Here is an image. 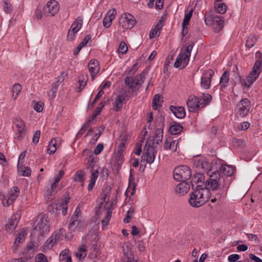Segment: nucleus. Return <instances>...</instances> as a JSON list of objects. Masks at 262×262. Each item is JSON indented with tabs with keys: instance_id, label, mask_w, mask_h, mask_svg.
<instances>
[{
	"instance_id": "1",
	"label": "nucleus",
	"mask_w": 262,
	"mask_h": 262,
	"mask_svg": "<svg viewBox=\"0 0 262 262\" xmlns=\"http://www.w3.org/2000/svg\"><path fill=\"white\" fill-rule=\"evenodd\" d=\"M207 176L208 178L205 182V189L209 192V190H222V194L226 193L230 184V180H227L226 176L222 175L216 171L212 172L211 170H208Z\"/></svg>"
},
{
	"instance_id": "2",
	"label": "nucleus",
	"mask_w": 262,
	"mask_h": 262,
	"mask_svg": "<svg viewBox=\"0 0 262 262\" xmlns=\"http://www.w3.org/2000/svg\"><path fill=\"white\" fill-rule=\"evenodd\" d=\"M199 185H196L195 190L190 194L189 203L191 206L198 208L202 206L209 199V192L206 189L201 188Z\"/></svg>"
},
{
	"instance_id": "3",
	"label": "nucleus",
	"mask_w": 262,
	"mask_h": 262,
	"mask_svg": "<svg viewBox=\"0 0 262 262\" xmlns=\"http://www.w3.org/2000/svg\"><path fill=\"white\" fill-rule=\"evenodd\" d=\"M48 217L43 214H39L34 222L35 227L33 228V232H39L38 237L42 238L45 234L50 231V224Z\"/></svg>"
},
{
	"instance_id": "4",
	"label": "nucleus",
	"mask_w": 262,
	"mask_h": 262,
	"mask_svg": "<svg viewBox=\"0 0 262 262\" xmlns=\"http://www.w3.org/2000/svg\"><path fill=\"white\" fill-rule=\"evenodd\" d=\"M154 139H148L146 142L142 159L149 164L154 162L155 155L157 152L156 147L155 146Z\"/></svg>"
},
{
	"instance_id": "5",
	"label": "nucleus",
	"mask_w": 262,
	"mask_h": 262,
	"mask_svg": "<svg viewBox=\"0 0 262 262\" xmlns=\"http://www.w3.org/2000/svg\"><path fill=\"white\" fill-rule=\"evenodd\" d=\"M191 176V169L186 165L179 166L173 170V178L178 181H186L190 178Z\"/></svg>"
},
{
	"instance_id": "6",
	"label": "nucleus",
	"mask_w": 262,
	"mask_h": 262,
	"mask_svg": "<svg viewBox=\"0 0 262 262\" xmlns=\"http://www.w3.org/2000/svg\"><path fill=\"white\" fill-rule=\"evenodd\" d=\"M119 23L124 29H129L134 27L136 20L133 15L129 13L123 14L119 18Z\"/></svg>"
},
{
	"instance_id": "7",
	"label": "nucleus",
	"mask_w": 262,
	"mask_h": 262,
	"mask_svg": "<svg viewBox=\"0 0 262 262\" xmlns=\"http://www.w3.org/2000/svg\"><path fill=\"white\" fill-rule=\"evenodd\" d=\"M237 114L241 117L246 116L251 108V102L247 98L242 99L237 104Z\"/></svg>"
},
{
	"instance_id": "8",
	"label": "nucleus",
	"mask_w": 262,
	"mask_h": 262,
	"mask_svg": "<svg viewBox=\"0 0 262 262\" xmlns=\"http://www.w3.org/2000/svg\"><path fill=\"white\" fill-rule=\"evenodd\" d=\"M59 9L58 3L55 1H51L43 7V13L46 16L51 15L53 16L58 12Z\"/></svg>"
},
{
	"instance_id": "9",
	"label": "nucleus",
	"mask_w": 262,
	"mask_h": 262,
	"mask_svg": "<svg viewBox=\"0 0 262 262\" xmlns=\"http://www.w3.org/2000/svg\"><path fill=\"white\" fill-rule=\"evenodd\" d=\"M214 74V71L210 69L205 71L203 73L201 81L202 88L205 89H208L210 88L212 77Z\"/></svg>"
},
{
	"instance_id": "10",
	"label": "nucleus",
	"mask_w": 262,
	"mask_h": 262,
	"mask_svg": "<svg viewBox=\"0 0 262 262\" xmlns=\"http://www.w3.org/2000/svg\"><path fill=\"white\" fill-rule=\"evenodd\" d=\"M156 126L158 127L155 131V137L157 138V144L161 142L163 138V127L164 126V117L160 116L156 122Z\"/></svg>"
},
{
	"instance_id": "11",
	"label": "nucleus",
	"mask_w": 262,
	"mask_h": 262,
	"mask_svg": "<svg viewBox=\"0 0 262 262\" xmlns=\"http://www.w3.org/2000/svg\"><path fill=\"white\" fill-rule=\"evenodd\" d=\"M189 112H194L201 108V103L199 98L194 95H190L186 102Z\"/></svg>"
},
{
	"instance_id": "12",
	"label": "nucleus",
	"mask_w": 262,
	"mask_h": 262,
	"mask_svg": "<svg viewBox=\"0 0 262 262\" xmlns=\"http://www.w3.org/2000/svg\"><path fill=\"white\" fill-rule=\"evenodd\" d=\"M187 55H183L180 53L174 63V67L176 68L184 69L188 64L189 58L187 57Z\"/></svg>"
},
{
	"instance_id": "13",
	"label": "nucleus",
	"mask_w": 262,
	"mask_h": 262,
	"mask_svg": "<svg viewBox=\"0 0 262 262\" xmlns=\"http://www.w3.org/2000/svg\"><path fill=\"white\" fill-rule=\"evenodd\" d=\"M194 165L202 172L208 170L209 168V163L207 162L204 158H196L194 160Z\"/></svg>"
},
{
	"instance_id": "14",
	"label": "nucleus",
	"mask_w": 262,
	"mask_h": 262,
	"mask_svg": "<svg viewBox=\"0 0 262 262\" xmlns=\"http://www.w3.org/2000/svg\"><path fill=\"white\" fill-rule=\"evenodd\" d=\"M99 62L97 59H92L88 64V68L90 72L92 80L95 78V76L99 71Z\"/></svg>"
},
{
	"instance_id": "15",
	"label": "nucleus",
	"mask_w": 262,
	"mask_h": 262,
	"mask_svg": "<svg viewBox=\"0 0 262 262\" xmlns=\"http://www.w3.org/2000/svg\"><path fill=\"white\" fill-rule=\"evenodd\" d=\"M116 14L117 12L115 9H112L108 12L103 21V25L105 28H108L110 27L112 20L115 18Z\"/></svg>"
},
{
	"instance_id": "16",
	"label": "nucleus",
	"mask_w": 262,
	"mask_h": 262,
	"mask_svg": "<svg viewBox=\"0 0 262 262\" xmlns=\"http://www.w3.org/2000/svg\"><path fill=\"white\" fill-rule=\"evenodd\" d=\"M260 74V71L256 72L255 70L251 71L249 76L246 77L244 81L245 87L249 88L256 80Z\"/></svg>"
},
{
	"instance_id": "17",
	"label": "nucleus",
	"mask_w": 262,
	"mask_h": 262,
	"mask_svg": "<svg viewBox=\"0 0 262 262\" xmlns=\"http://www.w3.org/2000/svg\"><path fill=\"white\" fill-rule=\"evenodd\" d=\"M169 109L173 115L178 118L182 119L186 116L185 110L183 106H175L171 105L170 106Z\"/></svg>"
},
{
	"instance_id": "18",
	"label": "nucleus",
	"mask_w": 262,
	"mask_h": 262,
	"mask_svg": "<svg viewBox=\"0 0 262 262\" xmlns=\"http://www.w3.org/2000/svg\"><path fill=\"white\" fill-rule=\"evenodd\" d=\"M181 182L176 187V192L180 195H184L188 192L190 185L189 183L186 181Z\"/></svg>"
},
{
	"instance_id": "19",
	"label": "nucleus",
	"mask_w": 262,
	"mask_h": 262,
	"mask_svg": "<svg viewBox=\"0 0 262 262\" xmlns=\"http://www.w3.org/2000/svg\"><path fill=\"white\" fill-rule=\"evenodd\" d=\"M217 172H220L222 175L226 176L227 180H230L229 177L234 173L233 167L226 164L222 165L220 170Z\"/></svg>"
},
{
	"instance_id": "20",
	"label": "nucleus",
	"mask_w": 262,
	"mask_h": 262,
	"mask_svg": "<svg viewBox=\"0 0 262 262\" xmlns=\"http://www.w3.org/2000/svg\"><path fill=\"white\" fill-rule=\"evenodd\" d=\"M178 142L176 143V140H172L170 137L166 139L164 144V148L165 150H172L173 152H175L177 150V147Z\"/></svg>"
},
{
	"instance_id": "21",
	"label": "nucleus",
	"mask_w": 262,
	"mask_h": 262,
	"mask_svg": "<svg viewBox=\"0 0 262 262\" xmlns=\"http://www.w3.org/2000/svg\"><path fill=\"white\" fill-rule=\"evenodd\" d=\"M83 24V18L81 16L78 17L74 21L72 24L70 28L71 29V31L78 32V31L80 29L82 26Z\"/></svg>"
},
{
	"instance_id": "22",
	"label": "nucleus",
	"mask_w": 262,
	"mask_h": 262,
	"mask_svg": "<svg viewBox=\"0 0 262 262\" xmlns=\"http://www.w3.org/2000/svg\"><path fill=\"white\" fill-rule=\"evenodd\" d=\"M91 35H87L83 40L79 44L77 48L74 50L73 54L74 55H77L81 50L83 47L86 45L89 41L91 40Z\"/></svg>"
},
{
	"instance_id": "23",
	"label": "nucleus",
	"mask_w": 262,
	"mask_h": 262,
	"mask_svg": "<svg viewBox=\"0 0 262 262\" xmlns=\"http://www.w3.org/2000/svg\"><path fill=\"white\" fill-rule=\"evenodd\" d=\"M205 177L201 173H197L193 177L192 180L191 181L192 188L195 187V185L196 184L199 183H203L205 184Z\"/></svg>"
},
{
	"instance_id": "24",
	"label": "nucleus",
	"mask_w": 262,
	"mask_h": 262,
	"mask_svg": "<svg viewBox=\"0 0 262 262\" xmlns=\"http://www.w3.org/2000/svg\"><path fill=\"white\" fill-rule=\"evenodd\" d=\"M183 127L180 124L173 122L169 127V132L172 135H177L180 133Z\"/></svg>"
},
{
	"instance_id": "25",
	"label": "nucleus",
	"mask_w": 262,
	"mask_h": 262,
	"mask_svg": "<svg viewBox=\"0 0 262 262\" xmlns=\"http://www.w3.org/2000/svg\"><path fill=\"white\" fill-rule=\"evenodd\" d=\"M256 56L258 57V59L254 63L253 70H255L256 72H261L262 70V54L259 51L256 53Z\"/></svg>"
},
{
	"instance_id": "26",
	"label": "nucleus",
	"mask_w": 262,
	"mask_h": 262,
	"mask_svg": "<svg viewBox=\"0 0 262 262\" xmlns=\"http://www.w3.org/2000/svg\"><path fill=\"white\" fill-rule=\"evenodd\" d=\"M224 20L223 17L221 16H214L213 19V24L217 25L216 28L215 29L216 32H219L223 27V24Z\"/></svg>"
},
{
	"instance_id": "27",
	"label": "nucleus",
	"mask_w": 262,
	"mask_h": 262,
	"mask_svg": "<svg viewBox=\"0 0 262 262\" xmlns=\"http://www.w3.org/2000/svg\"><path fill=\"white\" fill-rule=\"evenodd\" d=\"M124 83L126 85H128L129 88L132 89V93L133 94L135 93L136 95L137 91L139 90V89H137V91L136 90L134 78L127 76L125 79Z\"/></svg>"
},
{
	"instance_id": "28",
	"label": "nucleus",
	"mask_w": 262,
	"mask_h": 262,
	"mask_svg": "<svg viewBox=\"0 0 262 262\" xmlns=\"http://www.w3.org/2000/svg\"><path fill=\"white\" fill-rule=\"evenodd\" d=\"M201 103V107H204L209 103L212 100V96L209 94H203V96L199 98Z\"/></svg>"
},
{
	"instance_id": "29",
	"label": "nucleus",
	"mask_w": 262,
	"mask_h": 262,
	"mask_svg": "<svg viewBox=\"0 0 262 262\" xmlns=\"http://www.w3.org/2000/svg\"><path fill=\"white\" fill-rule=\"evenodd\" d=\"M229 81V72L226 71L223 74L220 79V85L222 88H225L226 87L227 84Z\"/></svg>"
},
{
	"instance_id": "30",
	"label": "nucleus",
	"mask_w": 262,
	"mask_h": 262,
	"mask_svg": "<svg viewBox=\"0 0 262 262\" xmlns=\"http://www.w3.org/2000/svg\"><path fill=\"white\" fill-rule=\"evenodd\" d=\"M59 260L65 262H72V258L70 255V251L68 249L63 250L60 254Z\"/></svg>"
},
{
	"instance_id": "31",
	"label": "nucleus",
	"mask_w": 262,
	"mask_h": 262,
	"mask_svg": "<svg viewBox=\"0 0 262 262\" xmlns=\"http://www.w3.org/2000/svg\"><path fill=\"white\" fill-rule=\"evenodd\" d=\"M146 74V72L143 71L140 75H138L134 78L136 87L137 86L142 85V84L143 83L144 80L145 79V77Z\"/></svg>"
},
{
	"instance_id": "32",
	"label": "nucleus",
	"mask_w": 262,
	"mask_h": 262,
	"mask_svg": "<svg viewBox=\"0 0 262 262\" xmlns=\"http://www.w3.org/2000/svg\"><path fill=\"white\" fill-rule=\"evenodd\" d=\"M58 243L57 241H55V238L54 237V235H52L50 237L44 244V247L47 249H50L55 244Z\"/></svg>"
},
{
	"instance_id": "33",
	"label": "nucleus",
	"mask_w": 262,
	"mask_h": 262,
	"mask_svg": "<svg viewBox=\"0 0 262 262\" xmlns=\"http://www.w3.org/2000/svg\"><path fill=\"white\" fill-rule=\"evenodd\" d=\"M15 191V194H10V196L7 199V205H11L15 201L19 193V189L17 187H13Z\"/></svg>"
},
{
	"instance_id": "34",
	"label": "nucleus",
	"mask_w": 262,
	"mask_h": 262,
	"mask_svg": "<svg viewBox=\"0 0 262 262\" xmlns=\"http://www.w3.org/2000/svg\"><path fill=\"white\" fill-rule=\"evenodd\" d=\"M87 254V250L85 248L84 246H82L79 248L78 252H77L75 254V255L79 259H83L84 258Z\"/></svg>"
},
{
	"instance_id": "35",
	"label": "nucleus",
	"mask_w": 262,
	"mask_h": 262,
	"mask_svg": "<svg viewBox=\"0 0 262 262\" xmlns=\"http://www.w3.org/2000/svg\"><path fill=\"white\" fill-rule=\"evenodd\" d=\"M84 171L82 170H78L75 175L74 176V180L75 181L79 182L80 183H82V185H83V182L84 181Z\"/></svg>"
},
{
	"instance_id": "36",
	"label": "nucleus",
	"mask_w": 262,
	"mask_h": 262,
	"mask_svg": "<svg viewBox=\"0 0 262 262\" xmlns=\"http://www.w3.org/2000/svg\"><path fill=\"white\" fill-rule=\"evenodd\" d=\"M15 123L17 128V132L21 135L25 127V122L20 118H17L15 120Z\"/></svg>"
},
{
	"instance_id": "37",
	"label": "nucleus",
	"mask_w": 262,
	"mask_h": 262,
	"mask_svg": "<svg viewBox=\"0 0 262 262\" xmlns=\"http://www.w3.org/2000/svg\"><path fill=\"white\" fill-rule=\"evenodd\" d=\"M21 90V86L20 84L16 83L13 86L12 90L13 93L12 97L14 100L17 98Z\"/></svg>"
},
{
	"instance_id": "38",
	"label": "nucleus",
	"mask_w": 262,
	"mask_h": 262,
	"mask_svg": "<svg viewBox=\"0 0 262 262\" xmlns=\"http://www.w3.org/2000/svg\"><path fill=\"white\" fill-rule=\"evenodd\" d=\"M26 234H27L25 231H22L19 233L15 239L14 245L16 247H17L19 244L22 243L23 241L25 240Z\"/></svg>"
},
{
	"instance_id": "39",
	"label": "nucleus",
	"mask_w": 262,
	"mask_h": 262,
	"mask_svg": "<svg viewBox=\"0 0 262 262\" xmlns=\"http://www.w3.org/2000/svg\"><path fill=\"white\" fill-rule=\"evenodd\" d=\"M64 232L63 229L60 228L52 234V235H54L55 241H57L58 243L63 239Z\"/></svg>"
},
{
	"instance_id": "40",
	"label": "nucleus",
	"mask_w": 262,
	"mask_h": 262,
	"mask_svg": "<svg viewBox=\"0 0 262 262\" xmlns=\"http://www.w3.org/2000/svg\"><path fill=\"white\" fill-rule=\"evenodd\" d=\"M87 80V76L84 77L83 75H82L79 77V88H78L79 91H77V92H81L84 89L86 84Z\"/></svg>"
},
{
	"instance_id": "41",
	"label": "nucleus",
	"mask_w": 262,
	"mask_h": 262,
	"mask_svg": "<svg viewBox=\"0 0 262 262\" xmlns=\"http://www.w3.org/2000/svg\"><path fill=\"white\" fill-rule=\"evenodd\" d=\"M57 187V185H55L53 186V183L51 185V187L48 188L47 190L45 196L48 200H52V196L54 195V193L56 192L55 189Z\"/></svg>"
},
{
	"instance_id": "42",
	"label": "nucleus",
	"mask_w": 262,
	"mask_h": 262,
	"mask_svg": "<svg viewBox=\"0 0 262 262\" xmlns=\"http://www.w3.org/2000/svg\"><path fill=\"white\" fill-rule=\"evenodd\" d=\"M160 97L161 95L156 94L154 96L152 100V108L154 110H157L158 107L160 106Z\"/></svg>"
},
{
	"instance_id": "43",
	"label": "nucleus",
	"mask_w": 262,
	"mask_h": 262,
	"mask_svg": "<svg viewBox=\"0 0 262 262\" xmlns=\"http://www.w3.org/2000/svg\"><path fill=\"white\" fill-rule=\"evenodd\" d=\"M112 211L108 209L106 211L104 219L102 220V226H106L109 224V221L112 216Z\"/></svg>"
},
{
	"instance_id": "44",
	"label": "nucleus",
	"mask_w": 262,
	"mask_h": 262,
	"mask_svg": "<svg viewBox=\"0 0 262 262\" xmlns=\"http://www.w3.org/2000/svg\"><path fill=\"white\" fill-rule=\"evenodd\" d=\"M215 7H216V12L219 13L224 14L227 11V7L224 3L217 4L215 5Z\"/></svg>"
},
{
	"instance_id": "45",
	"label": "nucleus",
	"mask_w": 262,
	"mask_h": 262,
	"mask_svg": "<svg viewBox=\"0 0 262 262\" xmlns=\"http://www.w3.org/2000/svg\"><path fill=\"white\" fill-rule=\"evenodd\" d=\"M162 28V26H159V25L157 24V25L155 26L154 29H152L149 33V37L150 38H154L156 35H159L160 34V32L158 33V31L160 30Z\"/></svg>"
},
{
	"instance_id": "46",
	"label": "nucleus",
	"mask_w": 262,
	"mask_h": 262,
	"mask_svg": "<svg viewBox=\"0 0 262 262\" xmlns=\"http://www.w3.org/2000/svg\"><path fill=\"white\" fill-rule=\"evenodd\" d=\"M134 211L135 209L133 207H131L127 212L126 216L123 221L124 223H128L130 222V220L133 218V214L134 213Z\"/></svg>"
},
{
	"instance_id": "47",
	"label": "nucleus",
	"mask_w": 262,
	"mask_h": 262,
	"mask_svg": "<svg viewBox=\"0 0 262 262\" xmlns=\"http://www.w3.org/2000/svg\"><path fill=\"white\" fill-rule=\"evenodd\" d=\"M26 155V151H23L21 152L19 156L18 163H17V168L20 170V167H23V163L25 161V157Z\"/></svg>"
},
{
	"instance_id": "48",
	"label": "nucleus",
	"mask_w": 262,
	"mask_h": 262,
	"mask_svg": "<svg viewBox=\"0 0 262 262\" xmlns=\"http://www.w3.org/2000/svg\"><path fill=\"white\" fill-rule=\"evenodd\" d=\"M256 38L255 36H250L248 38L246 46L248 48H251L254 46L256 41Z\"/></svg>"
},
{
	"instance_id": "49",
	"label": "nucleus",
	"mask_w": 262,
	"mask_h": 262,
	"mask_svg": "<svg viewBox=\"0 0 262 262\" xmlns=\"http://www.w3.org/2000/svg\"><path fill=\"white\" fill-rule=\"evenodd\" d=\"M61 140L60 138H55L52 139L49 142V145L55 146L57 148L60 146Z\"/></svg>"
},
{
	"instance_id": "50",
	"label": "nucleus",
	"mask_w": 262,
	"mask_h": 262,
	"mask_svg": "<svg viewBox=\"0 0 262 262\" xmlns=\"http://www.w3.org/2000/svg\"><path fill=\"white\" fill-rule=\"evenodd\" d=\"M59 83L57 82H54L52 85V89L50 91V94L51 93V96L52 98H54L56 96V91L59 85Z\"/></svg>"
},
{
	"instance_id": "51",
	"label": "nucleus",
	"mask_w": 262,
	"mask_h": 262,
	"mask_svg": "<svg viewBox=\"0 0 262 262\" xmlns=\"http://www.w3.org/2000/svg\"><path fill=\"white\" fill-rule=\"evenodd\" d=\"M15 222L13 220H9L8 223L6 225V229L7 230L10 232L12 231L16 226Z\"/></svg>"
},
{
	"instance_id": "52",
	"label": "nucleus",
	"mask_w": 262,
	"mask_h": 262,
	"mask_svg": "<svg viewBox=\"0 0 262 262\" xmlns=\"http://www.w3.org/2000/svg\"><path fill=\"white\" fill-rule=\"evenodd\" d=\"M20 170L21 175L25 177H29L31 174V169L29 167H21Z\"/></svg>"
},
{
	"instance_id": "53",
	"label": "nucleus",
	"mask_w": 262,
	"mask_h": 262,
	"mask_svg": "<svg viewBox=\"0 0 262 262\" xmlns=\"http://www.w3.org/2000/svg\"><path fill=\"white\" fill-rule=\"evenodd\" d=\"M127 51V47L124 41H121L119 46L118 51L122 54H125Z\"/></svg>"
},
{
	"instance_id": "54",
	"label": "nucleus",
	"mask_w": 262,
	"mask_h": 262,
	"mask_svg": "<svg viewBox=\"0 0 262 262\" xmlns=\"http://www.w3.org/2000/svg\"><path fill=\"white\" fill-rule=\"evenodd\" d=\"M173 55H169L166 59V61H165V64H164V69H163V71L164 73L165 72H167V71H168V67L169 66L170 63V61L173 60Z\"/></svg>"
},
{
	"instance_id": "55",
	"label": "nucleus",
	"mask_w": 262,
	"mask_h": 262,
	"mask_svg": "<svg viewBox=\"0 0 262 262\" xmlns=\"http://www.w3.org/2000/svg\"><path fill=\"white\" fill-rule=\"evenodd\" d=\"M121 100H120V98H117L116 99L115 102V104L114 105V110L117 112L120 110V109L122 107L123 103Z\"/></svg>"
},
{
	"instance_id": "56",
	"label": "nucleus",
	"mask_w": 262,
	"mask_h": 262,
	"mask_svg": "<svg viewBox=\"0 0 262 262\" xmlns=\"http://www.w3.org/2000/svg\"><path fill=\"white\" fill-rule=\"evenodd\" d=\"M193 46V43L190 44L188 45L185 49V50L184 53H182V54L183 55H187V57L189 58L190 57V54H191V51L192 49Z\"/></svg>"
},
{
	"instance_id": "57",
	"label": "nucleus",
	"mask_w": 262,
	"mask_h": 262,
	"mask_svg": "<svg viewBox=\"0 0 262 262\" xmlns=\"http://www.w3.org/2000/svg\"><path fill=\"white\" fill-rule=\"evenodd\" d=\"M40 136V131L39 130H36L34 133V135L33 136L32 142L35 144H37L39 141Z\"/></svg>"
},
{
	"instance_id": "58",
	"label": "nucleus",
	"mask_w": 262,
	"mask_h": 262,
	"mask_svg": "<svg viewBox=\"0 0 262 262\" xmlns=\"http://www.w3.org/2000/svg\"><path fill=\"white\" fill-rule=\"evenodd\" d=\"M37 262H48L47 257L42 253L38 254L36 256Z\"/></svg>"
},
{
	"instance_id": "59",
	"label": "nucleus",
	"mask_w": 262,
	"mask_h": 262,
	"mask_svg": "<svg viewBox=\"0 0 262 262\" xmlns=\"http://www.w3.org/2000/svg\"><path fill=\"white\" fill-rule=\"evenodd\" d=\"M240 255L237 254H233L228 256V260L230 262H235L240 258Z\"/></svg>"
},
{
	"instance_id": "60",
	"label": "nucleus",
	"mask_w": 262,
	"mask_h": 262,
	"mask_svg": "<svg viewBox=\"0 0 262 262\" xmlns=\"http://www.w3.org/2000/svg\"><path fill=\"white\" fill-rule=\"evenodd\" d=\"M77 32H73L71 31V29L70 28L68 31L67 35V38L68 40L73 41L75 39V34Z\"/></svg>"
},
{
	"instance_id": "61",
	"label": "nucleus",
	"mask_w": 262,
	"mask_h": 262,
	"mask_svg": "<svg viewBox=\"0 0 262 262\" xmlns=\"http://www.w3.org/2000/svg\"><path fill=\"white\" fill-rule=\"evenodd\" d=\"M103 144L102 143H99L96 148L94 150V154L95 155H99V154H100L101 152V151L103 150Z\"/></svg>"
},
{
	"instance_id": "62",
	"label": "nucleus",
	"mask_w": 262,
	"mask_h": 262,
	"mask_svg": "<svg viewBox=\"0 0 262 262\" xmlns=\"http://www.w3.org/2000/svg\"><path fill=\"white\" fill-rule=\"evenodd\" d=\"M4 8L5 11L7 13H10L12 10V5L6 1L4 2Z\"/></svg>"
},
{
	"instance_id": "63",
	"label": "nucleus",
	"mask_w": 262,
	"mask_h": 262,
	"mask_svg": "<svg viewBox=\"0 0 262 262\" xmlns=\"http://www.w3.org/2000/svg\"><path fill=\"white\" fill-rule=\"evenodd\" d=\"M104 94V92L102 90H99L96 96H95V98H94V100L93 101L91 106H93L95 103L97 101V100L102 96V95Z\"/></svg>"
},
{
	"instance_id": "64",
	"label": "nucleus",
	"mask_w": 262,
	"mask_h": 262,
	"mask_svg": "<svg viewBox=\"0 0 262 262\" xmlns=\"http://www.w3.org/2000/svg\"><path fill=\"white\" fill-rule=\"evenodd\" d=\"M42 103L41 102H36L34 105V110L37 112H40L43 109Z\"/></svg>"
}]
</instances>
